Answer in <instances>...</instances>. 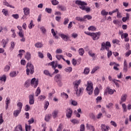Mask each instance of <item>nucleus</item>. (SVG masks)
<instances>
[{
  "mask_svg": "<svg viewBox=\"0 0 131 131\" xmlns=\"http://www.w3.org/2000/svg\"><path fill=\"white\" fill-rule=\"evenodd\" d=\"M88 30L90 31H96V30H97V28L94 26H91L88 28Z\"/></svg>",
  "mask_w": 131,
  "mask_h": 131,
  "instance_id": "27",
  "label": "nucleus"
},
{
  "mask_svg": "<svg viewBox=\"0 0 131 131\" xmlns=\"http://www.w3.org/2000/svg\"><path fill=\"white\" fill-rule=\"evenodd\" d=\"M25 58L28 60V61H29V60H30V58H31V54H30V53L27 52Z\"/></svg>",
  "mask_w": 131,
  "mask_h": 131,
  "instance_id": "31",
  "label": "nucleus"
},
{
  "mask_svg": "<svg viewBox=\"0 0 131 131\" xmlns=\"http://www.w3.org/2000/svg\"><path fill=\"white\" fill-rule=\"evenodd\" d=\"M17 107H19V110H21L22 107H23V103L21 102H19L17 104Z\"/></svg>",
  "mask_w": 131,
  "mask_h": 131,
  "instance_id": "46",
  "label": "nucleus"
},
{
  "mask_svg": "<svg viewBox=\"0 0 131 131\" xmlns=\"http://www.w3.org/2000/svg\"><path fill=\"white\" fill-rule=\"evenodd\" d=\"M129 14L128 13L126 14V17H123L122 18V21L123 22H126L127 20H129Z\"/></svg>",
  "mask_w": 131,
  "mask_h": 131,
  "instance_id": "25",
  "label": "nucleus"
},
{
  "mask_svg": "<svg viewBox=\"0 0 131 131\" xmlns=\"http://www.w3.org/2000/svg\"><path fill=\"white\" fill-rule=\"evenodd\" d=\"M9 43V38L3 39L1 41V43L3 45V48H6V46Z\"/></svg>",
  "mask_w": 131,
  "mask_h": 131,
  "instance_id": "14",
  "label": "nucleus"
},
{
  "mask_svg": "<svg viewBox=\"0 0 131 131\" xmlns=\"http://www.w3.org/2000/svg\"><path fill=\"white\" fill-rule=\"evenodd\" d=\"M10 103H11V99H10L9 97L6 98L5 100V109L6 110H8V108H9V104H10Z\"/></svg>",
  "mask_w": 131,
  "mask_h": 131,
  "instance_id": "13",
  "label": "nucleus"
},
{
  "mask_svg": "<svg viewBox=\"0 0 131 131\" xmlns=\"http://www.w3.org/2000/svg\"><path fill=\"white\" fill-rule=\"evenodd\" d=\"M30 85V81L29 80H27L24 84V86L25 88H29Z\"/></svg>",
  "mask_w": 131,
  "mask_h": 131,
  "instance_id": "35",
  "label": "nucleus"
},
{
  "mask_svg": "<svg viewBox=\"0 0 131 131\" xmlns=\"http://www.w3.org/2000/svg\"><path fill=\"white\" fill-rule=\"evenodd\" d=\"M123 70L124 71H127V62H126V60H124V64H123Z\"/></svg>",
  "mask_w": 131,
  "mask_h": 131,
  "instance_id": "24",
  "label": "nucleus"
},
{
  "mask_svg": "<svg viewBox=\"0 0 131 131\" xmlns=\"http://www.w3.org/2000/svg\"><path fill=\"white\" fill-rule=\"evenodd\" d=\"M51 3L53 6H57V5L59 4V2H58L57 0H52Z\"/></svg>",
  "mask_w": 131,
  "mask_h": 131,
  "instance_id": "51",
  "label": "nucleus"
},
{
  "mask_svg": "<svg viewBox=\"0 0 131 131\" xmlns=\"http://www.w3.org/2000/svg\"><path fill=\"white\" fill-rule=\"evenodd\" d=\"M71 122H72V123H73L74 124H78V123H79V121L77 119H74L71 120Z\"/></svg>",
  "mask_w": 131,
  "mask_h": 131,
  "instance_id": "50",
  "label": "nucleus"
},
{
  "mask_svg": "<svg viewBox=\"0 0 131 131\" xmlns=\"http://www.w3.org/2000/svg\"><path fill=\"white\" fill-rule=\"evenodd\" d=\"M83 73L84 74H86V75L89 74V73H90V68H85L84 70Z\"/></svg>",
  "mask_w": 131,
  "mask_h": 131,
  "instance_id": "43",
  "label": "nucleus"
},
{
  "mask_svg": "<svg viewBox=\"0 0 131 131\" xmlns=\"http://www.w3.org/2000/svg\"><path fill=\"white\" fill-rule=\"evenodd\" d=\"M101 131H109L110 127L108 125H106L105 124H102L100 126Z\"/></svg>",
  "mask_w": 131,
  "mask_h": 131,
  "instance_id": "11",
  "label": "nucleus"
},
{
  "mask_svg": "<svg viewBox=\"0 0 131 131\" xmlns=\"http://www.w3.org/2000/svg\"><path fill=\"white\" fill-rule=\"evenodd\" d=\"M109 48H111V43L109 41H106L105 43L103 42L101 43V48L100 51H104V50H106V51H109Z\"/></svg>",
  "mask_w": 131,
  "mask_h": 131,
  "instance_id": "6",
  "label": "nucleus"
},
{
  "mask_svg": "<svg viewBox=\"0 0 131 131\" xmlns=\"http://www.w3.org/2000/svg\"><path fill=\"white\" fill-rule=\"evenodd\" d=\"M26 68V73L27 75H29L30 73V74L34 73V67L33 64H31L30 62H28L27 64Z\"/></svg>",
  "mask_w": 131,
  "mask_h": 131,
  "instance_id": "3",
  "label": "nucleus"
},
{
  "mask_svg": "<svg viewBox=\"0 0 131 131\" xmlns=\"http://www.w3.org/2000/svg\"><path fill=\"white\" fill-rule=\"evenodd\" d=\"M88 54L89 55V56H90L91 57H95V54L93 53V51L92 50L91 51H89V52H88Z\"/></svg>",
  "mask_w": 131,
  "mask_h": 131,
  "instance_id": "54",
  "label": "nucleus"
},
{
  "mask_svg": "<svg viewBox=\"0 0 131 131\" xmlns=\"http://www.w3.org/2000/svg\"><path fill=\"white\" fill-rule=\"evenodd\" d=\"M57 8L58 9V10H61V11H66V7L62 6V5H58L57 6Z\"/></svg>",
  "mask_w": 131,
  "mask_h": 131,
  "instance_id": "32",
  "label": "nucleus"
},
{
  "mask_svg": "<svg viewBox=\"0 0 131 131\" xmlns=\"http://www.w3.org/2000/svg\"><path fill=\"white\" fill-rule=\"evenodd\" d=\"M77 101H75V100H72V101H71V104L73 105V106H77Z\"/></svg>",
  "mask_w": 131,
  "mask_h": 131,
  "instance_id": "62",
  "label": "nucleus"
},
{
  "mask_svg": "<svg viewBox=\"0 0 131 131\" xmlns=\"http://www.w3.org/2000/svg\"><path fill=\"white\" fill-rule=\"evenodd\" d=\"M78 52L80 56H83V54H84V49L80 48L79 49Z\"/></svg>",
  "mask_w": 131,
  "mask_h": 131,
  "instance_id": "33",
  "label": "nucleus"
},
{
  "mask_svg": "<svg viewBox=\"0 0 131 131\" xmlns=\"http://www.w3.org/2000/svg\"><path fill=\"white\" fill-rule=\"evenodd\" d=\"M114 92H116V91L114 89L110 88L109 86H107L104 90V95L107 96V95H113V94H114Z\"/></svg>",
  "mask_w": 131,
  "mask_h": 131,
  "instance_id": "7",
  "label": "nucleus"
},
{
  "mask_svg": "<svg viewBox=\"0 0 131 131\" xmlns=\"http://www.w3.org/2000/svg\"><path fill=\"white\" fill-rule=\"evenodd\" d=\"M61 97H62V98H65V99H68V95L64 92L62 93L61 94Z\"/></svg>",
  "mask_w": 131,
  "mask_h": 131,
  "instance_id": "45",
  "label": "nucleus"
},
{
  "mask_svg": "<svg viewBox=\"0 0 131 131\" xmlns=\"http://www.w3.org/2000/svg\"><path fill=\"white\" fill-rule=\"evenodd\" d=\"M35 47L37 49H40L43 47V45L41 42H37L35 44Z\"/></svg>",
  "mask_w": 131,
  "mask_h": 131,
  "instance_id": "22",
  "label": "nucleus"
},
{
  "mask_svg": "<svg viewBox=\"0 0 131 131\" xmlns=\"http://www.w3.org/2000/svg\"><path fill=\"white\" fill-rule=\"evenodd\" d=\"M100 67L97 66V67H95L91 71V74H93V73H95V72H96L97 71V70H98V69H99Z\"/></svg>",
  "mask_w": 131,
  "mask_h": 131,
  "instance_id": "41",
  "label": "nucleus"
},
{
  "mask_svg": "<svg viewBox=\"0 0 131 131\" xmlns=\"http://www.w3.org/2000/svg\"><path fill=\"white\" fill-rule=\"evenodd\" d=\"M65 71L67 72H68L69 73H70L72 71V67H69L64 69Z\"/></svg>",
  "mask_w": 131,
  "mask_h": 131,
  "instance_id": "44",
  "label": "nucleus"
},
{
  "mask_svg": "<svg viewBox=\"0 0 131 131\" xmlns=\"http://www.w3.org/2000/svg\"><path fill=\"white\" fill-rule=\"evenodd\" d=\"M7 80V76L6 75H3L2 76H0V82L3 83H5Z\"/></svg>",
  "mask_w": 131,
  "mask_h": 131,
  "instance_id": "18",
  "label": "nucleus"
},
{
  "mask_svg": "<svg viewBox=\"0 0 131 131\" xmlns=\"http://www.w3.org/2000/svg\"><path fill=\"white\" fill-rule=\"evenodd\" d=\"M25 127H26V131H29L30 130V128H31V127L30 125L28 126L27 124H25Z\"/></svg>",
  "mask_w": 131,
  "mask_h": 131,
  "instance_id": "63",
  "label": "nucleus"
},
{
  "mask_svg": "<svg viewBox=\"0 0 131 131\" xmlns=\"http://www.w3.org/2000/svg\"><path fill=\"white\" fill-rule=\"evenodd\" d=\"M16 45V43H15V42L12 41L11 42V47H10V50H11V51H12V50H14V49L15 48V46Z\"/></svg>",
  "mask_w": 131,
  "mask_h": 131,
  "instance_id": "39",
  "label": "nucleus"
},
{
  "mask_svg": "<svg viewBox=\"0 0 131 131\" xmlns=\"http://www.w3.org/2000/svg\"><path fill=\"white\" fill-rule=\"evenodd\" d=\"M10 70V67L9 65H7L4 68V71L5 72H8Z\"/></svg>",
  "mask_w": 131,
  "mask_h": 131,
  "instance_id": "57",
  "label": "nucleus"
},
{
  "mask_svg": "<svg viewBox=\"0 0 131 131\" xmlns=\"http://www.w3.org/2000/svg\"><path fill=\"white\" fill-rule=\"evenodd\" d=\"M2 13H3V14L5 15V16H8V10L7 9H3Z\"/></svg>",
  "mask_w": 131,
  "mask_h": 131,
  "instance_id": "53",
  "label": "nucleus"
},
{
  "mask_svg": "<svg viewBox=\"0 0 131 131\" xmlns=\"http://www.w3.org/2000/svg\"><path fill=\"white\" fill-rule=\"evenodd\" d=\"M127 98V95L123 94L121 97V101H120V104H121L123 103V102H125V101H126Z\"/></svg>",
  "mask_w": 131,
  "mask_h": 131,
  "instance_id": "12",
  "label": "nucleus"
},
{
  "mask_svg": "<svg viewBox=\"0 0 131 131\" xmlns=\"http://www.w3.org/2000/svg\"><path fill=\"white\" fill-rule=\"evenodd\" d=\"M86 127L87 129H90V130L95 131V127L91 124L87 123L86 124Z\"/></svg>",
  "mask_w": 131,
  "mask_h": 131,
  "instance_id": "20",
  "label": "nucleus"
},
{
  "mask_svg": "<svg viewBox=\"0 0 131 131\" xmlns=\"http://www.w3.org/2000/svg\"><path fill=\"white\" fill-rule=\"evenodd\" d=\"M34 27V25H33V21L31 20L30 24L29 25V29H32V27Z\"/></svg>",
  "mask_w": 131,
  "mask_h": 131,
  "instance_id": "58",
  "label": "nucleus"
},
{
  "mask_svg": "<svg viewBox=\"0 0 131 131\" xmlns=\"http://www.w3.org/2000/svg\"><path fill=\"white\" fill-rule=\"evenodd\" d=\"M99 93H100V90H99V88H98V87H96L94 90L95 96H98Z\"/></svg>",
  "mask_w": 131,
  "mask_h": 131,
  "instance_id": "38",
  "label": "nucleus"
},
{
  "mask_svg": "<svg viewBox=\"0 0 131 131\" xmlns=\"http://www.w3.org/2000/svg\"><path fill=\"white\" fill-rule=\"evenodd\" d=\"M39 94H40V89L38 87L35 92V96L38 97V95H39Z\"/></svg>",
  "mask_w": 131,
  "mask_h": 131,
  "instance_id": "47",
  "label": "nucleus"
},
{
  "mask_svg": "<svg viewBox=\"0 0 131 131\" xmlns=\"http://www.w3.org/2000/svg\"><path fill=\"white\" fill-rule=\"evenodd\" d=\"M75 4L78 6H80L79 9L82 10V11H85L86 13H90V12H91V8L85 7V6H88V3L85 2L76 0L75 1Z\"/></svg>",
  "mask_w": 131,
  "mask_h": 131,
  "instance_id": "2",
  "label": "nucleus"
},
{
  "mask_svg": "<svg viewBox=\"0 0 131 131\" xmlns=\"http://www.w3.org/2000/svg\"><path fill=\"white\" fill-rule=\"evenodd\" d=\"M18 129H19L20 131H23V129H22V126L21 125H18L15 128V131H18Z\"/></svg>",
  "mask_w": 131,
  "mask_h": 131,
  "instance_id": "40",
  "label": "nucleus"
},
{
  "mask_svg": "<svg viewBox=\"0 0 131 131\" xmlns=\"http://www.w3.org/2000/svg\"><path fill=\"white\" fill-rule=\"evenodd\" d=\"M31 85L33 86L34 89L37 88V85H38V81L36 80V79H35V78H33L31 81Z\"/></svg>",
  "mask_w": 131,
  "mask_h": 131,
  "instance_id": "8",
  "label": "nucleus"
},
{
  "mask_svg": "<svg viewBox=\"0 0 131 131\" xmlns=\"http://www.w3.org/2000/svg\"><path fill=\"white\" fill-rule=\"evenodd\" d=\"M25 53V51L24 50H20L18 51V53H19L18 54V56L20 57V58H22V56H23V54L21 53Z\"/></svg>",
  "mask_w": 131,
  "mask_h": 131,
  "instance_id": "48",
  "label": "nucleus"
},
{
  "mask_svg": "<svg viewBox=\"0 0 131 131\" xmlns=\"http://www.w3.org/2000/svg\"><path fill=\"white\" fill-rule=\"evenodd\" d=\"M72 113H73L72 109L70 108H67L66 112V116L67 118H71V117L72 116Z\"/></svg>",
  "mask_w": 131,
  "mask_h": 131,
  "instance_id": "10",
  "label": "nucleus"
},
{
  "mask_svg": "<svg viewBox=\"0 0 131 131\" xmlns=\"http://www.w3.org/2000/svg\"><path fill=\"white\" fill-rule=\"evenodd\" d=\"M58 113H59V112L58 111H54L52 113V115L54 119L56 118L57 116H58Z\"/></svg>",
  "mask_w": 131,
  "mask_h": 131,
  "instance_id": "29",
  "label": "nucleus"
},
{
  "mask_svg": "<svg viewBox=\"0 0 131 131\" xmlns=\"http://www.w3.org/2000/svg\"><path fill=\"white\" fill-rule=\"evenodd\" d=\"M43 74H45V75H47V76H50V77H52L53 75H52L50 73V72H49L48 70H45L43 71Z\"/></svg>",
  "mask_w": 131,
  "mask_h": 131,
  "instance_id": "30",
  "label": "nucleus"
},
{
  "mask_svg": "<svg viewBox=\"0 0 131 131\" xmlns=\"http://www.w3.org/2000/svg\"><path fill=\"white\" fill-rule=\"evenodd\" d=\"M69 23V18L68 17H66L63 20V25H67V24Z\"/></svg>",
  "mask_w": 131,
  "mask_h": 131,
  "instance_id": "42",
  "label": "nucleus"
},
{
  "mask_svg": "<svg viewBox=\"0 0 131 131\" xmlns=\"http://www.w3.org/2000/svg\"><path fill=\"white\" fill-rule=\"evenodd\" d=\"M61 79H62V76L61 75L57 74L55 75L54 77V80L56 81V82L61 81Z\"/></svg>",
  "mask_w": 131,
  "mask_h": 131,
  "instance_id": "19",
  "label": "nucleus"
},
{
  "mask_svg": "<svg viewBox=\"0 0 131 131\" xmlns=\"http://www.w3.org/2000/svg\"><path fill=\"white\" fill-rule=\"evenodd\" d=\"M20 113H21V110H17L14 111L13 112L14 116H15V117H17V116H18Z\"/></svg>",
  "mask_w": 131,
  "mask_h": 131,
  "instance_id": "23",
  "label": "nucleus"
},
{
  "mask_svg": "<svg viewBox=\"0 0 131 131\" xmlns=\"http://www.w3.org/2000/svg\"><path fill=\"white\" fill-rule=\"evenodd\" d=\"M10 76L11 77H15V76H17V72L16 71L10 72Z\"/></svg>",
  "mask_w": 131,
  "mask_h": 131,
  "instance_id": "36",
  "label": "nucleus"
},
{
  "mask_svg": "<svg viewBox=\"0 0 131 131\" xmlns=\"http://www.w3.org/2000/svg\"><path fill=\"white\" fill-rule=\"evenodd\" d=\"M121 38H126L128 36V34L127 33H123L121 35Z\"/></svg>",
  "mask_w": 131,
  "mask_h": 131,
  "instance_id": "59",
  "label": "nucleus"
},
{
  "mask_svg": "<svg viewBox=\"0 0 131 131\" xmlns=\"http://www.w3.org/2000/svg\"><path fill=\"white\" fill-rule=\"evenodd\" d=\"M80 131H84V124H81L80 125Z\"/></svg>",
  "mask_w": 131,
  "mask_h": 131,
  "instance_id": "64",
  "label": "nucleus"
},
{
  "mask_svg": "<svg viewBox=\"0 0 131 131\" xmlns=\"http://www.w3.org/2000/svg\"><path fill=\"white\" fill-rule=\"evenodd\" d=\"M24 15H29L30 14V9L28 7H25L23 8Z\"/></svg>",
  "mask_w": 131,
  "mask_h": 131,
  "instance_id": "17",
  "label": "nucleus"
},
{
  "mask_svg": "<svg viewBox=\"0 0 131 131\" xmlns=\"http://www.w3.org/2000/svg\"><path fill=\"white\" fill-rule=\"evenodd\" d=\"M86 34L88 35H90V36H92L93 39L94 40H96L97 39H99V38L100 37V36L101 35V32H98L96 33H90L89 32L88 33L85 32Z\"/></svg>",
  "mask_w": 131,
  "mask_h": 131,
  "instance_id": "5",
  "label": "nucleus"
},
{
  "mask_svg": "<svg viewBox=\"0 0 131 131\" xmlns=\"http://www.w3.org/2000/svg\"><path fill=\"white\" fill-rule=\"evenodd\" d=\"M18 35L20 37H23L24 36V31H19Z\"/></svg>",
  "mask_w": 131,
  "mask_h": 131,
  "instance_id": "61",
  "label": "nucleus"
},
{
  "mask_svg": "<svg viewBox=\"0 0 131 131\" xmlns=\"http://www.w3.org/2000/svg\"><path fill=\"white\" fill-rule=\"evenodd\" d=\"M3 5L4 6H6V7L11 8V9H15V7L12 6L11 5H10V4H9V3H8V2H7V1H4L3 2Z\"/></svg>",
  "mask_w": 131,
  "mask_h": 131,
  "instance_id": "21",
  "label": "nucleus"
},
{
  "mask_svg": "<svg viewBox=\"0 0 131 131\" xmlns=\"http://www.w3.org/2000/svg\"><path fill=\"white\" fill-rule=\"evenodd\" d=\"M108 14V12H106L105 9H103L101 11V15H102V16H107Z\"/></svg>",
  "mask_w": 131,
  "mask_h": 131,
  "instance_id": "34",
  "label": "nucleus"
},
{
  "mask_svg": "<svg viewBox=\"0 0 131 131\" xmlns=\"http://www.w3.org/2000/svg\"><path fill=\"white\" fill-rule=\"evenodd\" d=\"M52 118V115L51 114H48L46 115L45 118V120L46 121H50V119Z\"/></svg>",
  "mask_w": 131,
  "mask_h": 131,
  "instance_id": "26",
  "label": "nucleus"
},
{
  "mask_svg": "<svg viewBox=\"0 0 131 131\" xmlns=\"http://www.w3.org/2000/svg\"><path fill=\"white\" fill-rule=\"evenodd\" d=\"M30 109H31V108L30 107V106H29V105L27 104L25 105V111H29V110H30Z\"/></svg>",
  "mask_w": 131,
  "mask_h": 131,
  "instance_id": "52",
  "label": "nucleus"
},
{
  "mask_svg": "<svg viewBox=\"0 0 131 131\" xmlns=\"http://www.w3.org/2000/svg\"><path fill=\"white\" fill-rule=\"evenodd\" d=\"M75 19L77 21H80V22H82L83 21H84V19L81 17H76Z\"/></svg>",
  "mask_w": 131,
  "mask_h": 131,
  "instance_id": "55",
  "label": "nucleus"
},
{
  "mask_svg": "<svg viewBox=\"0 0 131 131\" xmlns=\"http://www.w3.org/2000/svg\"><path fill=\"white\" fill-rule=\"evenodd\" d=\"M49 105H50V103L49 102V101H46L45 104V106H44V108L45 109V110H47V109H48V107H49Z\"/></svg>",
  "mask_w": 131,
  "mask_h": 131,
  "instance_id": "56",
  "label": "nucleus"
},
{
  "mask_svg": "<svg viewBox=\"0 0 131 131\" xmlns=\"http://www.w3.org/2000/svg\"><path fill=\"white\" fill-rule=\"evenodd\" d=\"M59 36L62 38V39L64 40V41H68V40L69 39V37H68V35H66L63 34H60L59 35Z\"/></svg>",
  "mask_w": 131,
  "mask_h": 131,
  "instance_id": "15",
  "label": "nucleus"
},
{
  "mask_svg": "<svg viewBox=\"0 0 131 131\" xmlns=\"http://www.w3.org/2000/svg\"><path fill=\"white\" fill-rule=\"evenodd\" d=\"M92 18H93V17H92V16H91L90 15H86L83 16L84 20V19H88V20H91V19H92Z\"/></svg>",
  "mask_w": 131,
  "mask_h": 131,
  "instance_id": "49",
  "label": "nucleus"
},
{
  "mask_svg": "<svg viewBox=\"0 0 131 131\" xmlns=\"http://www.w3.org/2000/svg\"><path fill=\"white\" fill-rule=\"evenodd\" d=\"M86 91L88 92L89 95H92L93 92H94V86L93 82L91 81H87V86L86 88Z\"/></svg>",
  "mask_w": 131,
  "mask_h": 131,
  "instance_id": "4",
  "label": "nucleus"
},
{
  "mask_svg": "<svg viewBox=\"0 0 131 131\" xmlns=\"http://www.w3.org/2000/svg\"><path fill=\"white\" fill-rule=\"evenodd\" d=\"M38 99L39 100V101H45V100H46V96L40 95L38 97Z\"/></svg>",
  "mask_w": 131,
  "mask_h": 131,
  "instance_id": "37",
  "label": "nucleus"
},
{
  "mask_svg": "<svg viewBox=\"0 0 131 131\" xmlns=\"http://www.w3.org/2000/svg\"><path fill=\"white\" fill-rule=\"evenodd\" d=\"M40 30L41 31H42V33H46V32H47V30L46 29V28H45V27H41L40 28Z\"/></svg>",
  "mask_w": 131,
  "mask_h": 131,
  "instance_id": "60",
  "label": "nucleus"
},
{
  "mask_svg": "<svg viewBox=\"0 0 131 131\" xmlns=\"http://www.w3.org/2000/svg\"><path fill=\"white\" fill-rule=\"evenodd\" d=\"M34 94H30L29 95V105H33L34 104Z\"/></svg>",
  "mask_w": 131,
  "mask_h": 131,
  "instance_id": "9",
  "label": "nucleus"
},
{
  "mask_svg": "<svg viewBox=\"0 0 131 131\" xmlns=\"http://www.w3.org/2000/svg\"><path fill=\"white\" fill-rule=\"evenodd\" d=\"M112 42L113 43H114V45H115L116 43V45H118V46H120V44L119 43V42H120V41H119V40L117 39H113Z\"/></svg>",
  "mask_w": 131,
  "mask_h": 131,
  "instance_id": "28",
  "label": "nucleus"
},
{
  "mask_svg": "<svg viewBox=\"0 0 131 131\" xmlns=\"http://www.w3.org/2000/svg\"><path fill=\"white\" fill-rule=\"evenodd\" d=\"M49 65L52 66V68L56 69L58 66V62L57 61H52L51 63H49Z\"/></svg>",
  "mask_w": 131,
  "mask_h": 131,
  "instance_id": "16",
  "label": "nucleus"
},
{
  "mask_svg": "<svg viewBox=\"0 0 131 131\" xmlns=\"http://www.w3.org/2000/svg\"><path fill=\"white\" fill-rule=\"evenodd\" d=\"M80 82H81V81L79 80L75 81L73 83L74 91L77 97H80V96L83 94V88L81 87L78 88L79 84H80Z\"/></svg>",
  "mask_w": 131,
  "mask_h": 131,
  "instance_id": "1",
  "label": "nucleus"
}]
</instances>
